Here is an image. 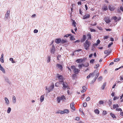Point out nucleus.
I'll return each instance as SVG.
<instances>
[{
  "label": "nucleus",
  "mask_w": 123,
  "mask_h": 123,
  "mask_svg": "<svg viewBox=\"0 0 123 123\" xmlns=\"http://www.w3.org/2000/svg\"><path fill=\"white\" fill-rule=\"evenodd\" d=\"M91 44L87 40L85 42V43L84 44V46L86 50H88L89 49V46Z\"/></svg>",
  "instance_id": "1"
},
{
  "label": "nucleus",
  "mask_w": 123,
  "mask_h": 123,
  "mask_svg": "<svg viewBox=\"0 0 123 123\" xmlns=\"http://www.w3.org/2000/svg\"><path fill=\"white\" fill-rule=\"evenodd\" d=\"M121 19L120 17H119L118 18L116 16L112 17L111 18V20H113L114 24H116L117 22L119 21Z\"/></svg>",
  "instance_id": "2"
},
{
  "label": "nucleus",
  "mask_w": 123,
  "mask_h": 123,
  "mask_svg": "<svg viewBox=\"0 0 123 123\" xmlns=\"http://www.w3.org/2000/svg\"><path fill=\"white\" fill-rule=\"evenodd\" d=\"M71 68L72 69H73L74 73L76 74H78L80 71L78 69L76 68L75 66L74 65L72 66Z\"/></svg>",
  "instance_id": "3"
},
{
  "label": "nucleus",
  "mask_w": 123,
  "mask_h": 123,
  "mask_svg": "<svg viewBox=\"0 0 123 123\" xmlns=\"http://www.w3.org/2000/svg\"><path fill=\"white\" fill-rule=\"evenodd\" d=\"M57 78L59 79V81L62 82L63 81L64 77L62 76L61 75L59 74H57Z\"/></svg>",
  "instance_id": "4"
},
{
  "label": "nucleus",
  "mask_w": 123,
  "mask_h": 123,
  "mask_svg": "<svg viewBox=\"0 0 123 123\" xmlns=\"http://www.w3.org/2000/svg\"><path fill=\"white\" fill-rule=\"evenodd\" d=\"M65 98V97L63 95H62L61 97H57V101L58 103H60L61 101L63 100Z\"/></svg>",
  "instance_id": "5"
},
{
  "label": "nucleus",
  "mask_w": 123,
  "mask_h": 123,
  "mask_svg": "<svg viewBox=\"0 0 123 123\" xmlns=\"http://www.w3.org/2000/svg\"><path fill=\"white\" fill-rule=\"evenodd\" d=\"M62 84L63 88H67L68 89L69 87H68V83L65 82H62Z\"/></svg>",
  "instance_id": "6"
},
{
  "label": "nucleus",
  "mask_w": 123,
  "mask_h": 123,
  "mask_svg": "<svg viewBox=\"0 0 123 123\" xmlns=\"http://www.w3.org/2000/svg\"><path fill=\"white\" fill-rule=\"evenodd\" d=\"M10 11L9 10L7 11L6 13L5 14V18L6 19H8L10 15Z\"/></svg>",
  "instance_id": "7"
},
{
  "label": "nucleus",
  "mask_w": 123,
  "mask_h": 123,
  "mask_svg": "<svg viewBox=\"0 0 123 123\" xmlns=\"http://www.w3.org/2000/svg\"><path fill=\"white\" fill-rule=\"evenodd\" d=\"M54 88V85L53 84V85H51L48 88V92H49L51 91Z\"/></svg>",
  "instance_id": "8"
},
{
  "label": "nucleus",
  "mask_w": 123,
  "mask_h": 123,
  "mask_svg": "<svg viewBox=\"0 0 123 123\" xmlns=\"http://www.w3.org/2000/svg\"><path fill=\"white\" fill-rule=\"evenodd\" d=\"M55 51V48L54 46V45H52V47L50 49V51L51 53L52 54H53L54 53Z\"/></svg>",
  "instance_id": "9"
},
{
  "label": "nucleus",
  "mask_w": 123,
  "mask_h": 123,
  "mask_svg": "<svg viewBox=\"0 0 123 123\" xmlns=\"http://www.w3.org/2000/svg\"><path fill=\"white\" fill-rule=\"evenodd\" d=\"M104 20L105 22L107 23H109L111 21L110 19L108 17H105Z\"/></svg>",
  "instance_id": "10"
},
{
  "label": "nucleus",
  "mask_w": 123,
  "mask_h": 123,
  "mask_svg": "<svg viewBox=\"0 0 123 123\" xmlns=\"http://www.w3.org/2000/svg\"><path fill=\"white\" fill-rule=\"evenodd\" d=\"M111 51V49H108L104 51V52L105 54L108 55L110 54Z\"/></svg>",
  "instance_id": "11"
},
{
  "label": "nucleus",
  "mask_w": 123,
  "mask_h": 123,
  "mask_svg": "<svg viewBox=\"0 0 123 123\" xmlns=\"http://www.w3.org/2000/svg\"><path fill=\"white\" fill-rule=\"evenodd\" d=\"M74 104V103H71L70 105V108L73 111H74L75 109Z\"/></svg>",
  "instance_id": "12"
},
{
  "label": "nucleus",
  "mask_w": 123,
  "mask_h": 123,
  "mask_svg": "<svg viewBox=\"0 0 123 123\" xmlns=\"http://www.w3.org/2000/svg\"><path fill=\"white\" fill-rule=\"evenodd\" d=\"M90 15L89 14H86L83 17V19H85L89 18Z\"/></svg>",
  "instance_id": "13"
},
{
  "label": "nucleus",
  "mask_w": 123,
  "mask_h": 123,
  "mask_svg": "<svg viewBox=\"0 0 123 123\" xmlns=\"http://www.w3.org/2000/svg\"><path fill=\"white\" fill-rule=\"evenodd\" d=\"M82 88L83 90L81 91V92L82 93H83L85 92L87 89V88L85 86H83L82 87Z\"/></svg>",
  "instance_id": "14"
},
{
  "label": "nucleus",
  "mask_w": 123,
  "mask_h": 123,
  "mask_svg": "<svg viewBox=\"0 0 123 123\" xmlns=\"http://www.w3.org/2000/svg\"><path fill=\"white\" fill-rule=\"evenodd\" d=\"M0 70H1L4 73H5V69L3 68L1 66V64H0Z\"/></svg>",
  "instance_id": "15"
},
{
  "label": "nucleus",
  "mask_w": 123,
  "mask_h": 123,
  "mask_svg": "<svg viewBox=\"0 0 123 123\" xmlns=\"http://www.w3.org/2000/svg\"><path fill=\"white\" fill-rule=\"evenodd\" d=\"M62 84V82L60 81H59L56 82L55 84V86H56L58 87L59 86V85L61 84Z\"/></svg>",
  "instance_id": "16"
},
{
  "label": "nucleus",
  "mask_w": 123,
  "mask_h": 123,
  "mask_svg": "<svg viewBox=\"0 0 123 123\" xmlns=\"http://www.w3.org/2000/svg\"><path fill=\"white\" fill-rule=\"evenodd\" d=\"M109 9L111 11H113L115 9V8L113 6L110 5L109 6Z\"/></svg>",
  "instance_id": "17"
},
{
  "label": "nucleus",
  "mask_w": 123,
  "mask_h": 123,
  "mask_svg": "<svg viewBox=\"0 0 123 123\" xmlns=\"http://www.w3.org/2000/svg\"><path fill=\"white\" fill-rule=\"evenodd\" d=\"M83 61V60L82 58L79 59H77L76 61V62L78 63L81 62Z\"/></svg>",
  "instance_id": "18"
},
{
  "label": "nucleus",
  "mask_w": 123,
  "mask_h": 123,
  "mask_svg": "<svg viewBox=\"0 0 123 123\" xmlns=\"http://www.w3.org/2000/svg\"><path fill=\"white\" fill-rule=\"evenodd\" d=\"M5 99L6 104L7 105H8L9 104V101L7 98L6 97H5Z\"/></svg>",
  "instance_id": "19"
},
{
  "label": "nucleus",
  "mask_w": 123,
  "mask_h": 123,
  "mask_svg": "<svg viewBox=\"0 0 123 123\" xmlns=\"http://www.w3.org/2000/svg\"><path fill=\"white\" fill-rule=\"evenodd\" d=\"M61 39L60 38H58L56 39L55 41V42L57 44L61 42Z\"/></svg>",
  "instance_id": "20"
},
{
  "label": "nucleus",
  "mask_w": 123,
  "mask_h": 123,
  "mask_svg": "<svg viewBox=\"0 0 123 123\" xmlns=\"http://www.w3.org/2000/svg\"><path fill=\"white\" fill-rule=\"evenodd\" d=\"M86 38V36L85 35H84L83 36V38L82 39L81 41V42H83L85 41Z\"/></svg>",
  "instance_id": "21"
},
{
  "label": "nucleus",
  "mask_w": 123,
  "mask_h": 123,
  "mask_svg": "<svg viewBox=\"0 0 123 123\" xmlns=\"http://www.w3.org/2000/svg\"><path fill=\"white\" fill-rule=\"evenodd\" d=\"M56 67L61 69H62V65L59 64H57L56 65Z\"/></svg>",
  "instance_id": "22"
},
{
  "label": "nucleus",
  "mask_w": 123,
  "mask_h": 123,
  "mask_svg": "<svg viewBox=\"0 0 123 123\" xmlns=\"http://www.w3.org/2000/svg\"><path fill=\"white\" fill-rule=\"evenodd\" d=\"M12 102L14 104L16 102V98L14 96H13L12 97Z\"/></svg>",
  "instance_id": "23"
},
{
  "label": "nucleus",
  "mask_w": 123,
  "mask_h": 123,
  "mask_svg": "<svg viewBox=\"0 0 123 123\" xmlns=\"http://www.w3.org/2000/svg\"><path fill=\"white\" fill-rule=\"evenodd\" d=\"M102 9L104 11H106L107 10L108 8L107 6H104L102 7Z\"/></svg>",
  "instance_id": "24"
},
{
  "label": "nucleus",
  "mask_w": 123,
  "mask_h": 123,
  "mask_svg": "<svg viewBox=\"0 0 123 123\" xmlns=\"http://www.w3.org/2000/svg\"><path fill=\"white\" fill-rule=\"evenodd\" d=\"M61 43H65L67 44L68 43V41H67L66 40H64L63 39V40H62L61 41Z\"/></svg>",
  "instance_id": "25"
},
{
  "label": "nucleus",
  "mask_w": 123,
  "mask_h": 123,
  "mask_svg": "<svg viewBox=\"0 0 123 123\" xmlns=\"http://www.w3.org/2000/svg\"><path fill=\"white\" fill-rule=\"evenodd\" d=\"M44 99V97L43 95H42L40 97V100L41 102H43Z\"/></svg>",
  "instance_id": "26"
},
{
  "label": "nucleus",
  "mask_w": 123,
  "mask_h": 123,
  "mask_svg": "<svg viewBox=\"0 0 123 123\" xmlns=\"http://www.w3.org/2000/svg\"><path fill=\"white\" fill-rule=\"evenodd\" d=\"M57 114L60 113L61 114H64L63 111L59 110L56 112Z\"/></svg>",
  "instance_id": "27"
},
{
  "label": "nucleus",
  "mask_w": 123,
  "mask_h": 123,
  "mask_svg": "<svg viewBox=\"0 0 123 123\" xmlns=\"http://www.w3.org/2000/svg\"><path fill=\"white\" fill-rule=\"evenodd\" d=\"M87 36L88 39H91V35L90 33H88L87 35Z\"/></svg>",
  "instance_id": "28"
},
{
  "label": "nucleus",
  "mask_w": 123,
  "mask_h": 123,
  "mask_svg": "<svg viewBox=\"0 0 123 123\" xmlns=\"http://www.w3.org/2000/svg\"><path fill=\"white\" fill-rule=\"evenodd\" d=\"M64 114L65 113H68L69 112V111L68 110L65 109L63 111Z\"/></svg>",
  "instance_id": "29"
},
{
  "label": "nucleus",
  "mask_w": 123,
  "mask_h": 123,
  "mask_svg": "<svg viewBox=\"0 0 123 123\" xmlns=\"http://www.w3.org/2000/svg\"><path fill=\"white\" fill-rule=\"evenodd\" d=\"M50 57L49 56H48V57L47 61L48 63H49L50 62Z\"/></svg>",
  "instance_id": "30"
},
{
  "label": "nucleus",
  "mask_w": 123,
  "mask_h": 123,
  "mask_svg": "<svg viewBox=\"0 0 123 123\" xmlns=\"http://www.w3.org/2000/svg\"><path fill=\"white\" fill-rule=\"evenodd\" d=\"M84 64L83 63L79 64L78 66V67L79 68H81L82 66H83Z\"/></svg>",
  "instance_id": "31"
},
{
  "label": "nucleus",
  "mask_w": 123,
  "mask_h": 123,
  "mask_svg": "<svg viewBox=\"0 0 123 123\" xmlns=\"http://www.w3.org/2000/svg\"><path fill=\"white\" fill-rule=\"evenodd\" d=\"M95 71L94 72H93L92 73H91L89 74L91 77H93L94 76V74L95 73Z\"/></svg>",
  "instance_id": "32"
},
{
  "label": "nucleus",
  "mask_w": 123,
  "mask_h": 123,
  "mask_svg": "<svg viewBox=\"0 0 123 123\" xmlns=\"http://www.w3.org/2000/svg\"><path fill=\"white\" fill-rule=\"evenodd\" d=\"M119 107V106L118 104H114L113 105V108L114 109L117 108Z\"/></svg>",
  "instance_id": "33"
},
{
  "label": "nucleus",
  "mask_w": 123,
  "mask_h": 123,
  "mask_svg": "<svg viewBox=\"0 0 123 123\" xmlns=\"http://www.w3.org/2000/svg\"><path fill=\"white\" fill-rule=\"evenodd\" d=\"M76 23L75 22L74 20L73 21V22L72 23V25L74 26L75 28L76 27V25L75 24H76Z\"/></svg>",
  "instance_id": "34"
},
{
  "label": "nucleus",
  "mask_w": 123,
  "mask_h": 123,
  "mask_svg": "<svg viewBox=\"0 0 123 123\" xmlns=\"http://www.w3.org/2000/svg\"><path fill=\"white\" fill-rule=\"evenodd\" d=\"M94 112L95 113L97 114H99V111L98 110L96 109L94 110Z\"/></svg>",
  "instance_id": "35"
},
{
  "label": "nucleus",
  "mask_w": 123,
  "mask_h": 123,
  "mask_svg": "<svg viewBox=\"0 0 123 123\" xmlns=\"http://www.w3.org/2000/svg\"><path fill=\"white\" fill-rule=\"evenodd\" d=\"M110 115L111 116V117L113 118H116V117L115 116L114 114L111 113Z\"/></svg>",
  "instance_id": "36"
},
{
  "label": "nucleus",
  "mask_w": 123,
  "mask_h": 123,
  "mask_svg": "<svg viewBox=\"0 0 123 123\" xmlns=\"http://www.w3.org/2000/svg\"><path fill=\"white\" fill-rule=\"evenodd\" d=\"M10 61H11L12 63H15V62L13 60V59L12 58H10L9 59Z\"/></svg>",
  "instance_id": "37"
},
{
  "label": "nucleus",
  "mask_w": 123,
  "mask_h": 123,
  "mask_svg": "<svg viewBox=\"0 0 123 123\" xmlns=\"http://www.w3.org/2000/svg\"><path fill=\"white\" fill-rule=\"evenodd\" d=\"M106 85V83H105L103 84L102 85V89H104Z\"/></svg>",
  "instance_id": "38"
},
{
  "label": "nucleus",
  "mask_w": 123,
  "mask_h": 123,
  "mask_svg": "<svg viewBox=\"0 0 123 123\" xmlns=\"http://www.w3.org/2000/svg\"><path fill=\"white\" fill-rule=\"evenodd\" d=\"M11 111V109L10 107H9L8 108V110L7 111V112L8 113H10Z\"/></svg>",
  "instance_id": "39"
},
{
  "label": "nucleus",
  "mask_w": 123,
  "mask_h": 123,
  "mask_svg": "<svg viewBox=\"0 0 123 123\" xmlns=\"http://www.w3.org/2000/svg\"><path fill=\"white\" fill-rule=\"evenodd\" d=\"M5 82H6L8 83H9V81L8 79L6 78H5Z\"/></svg>",
  "instance_id": "40"
},
{
  "label": "nucleus",
  "mask_w": 123,
  "mask_h": 123,
  "mask_svg": "<svg viewBox=\"0 0 123 123\" xmlns=\"http://www.w3.org/2000/svg\"><path fill=\"white\" fill-rule=\"evenodd\" d=\"M90 100V97H88L86 99V101H89Z\"/></svg>",
  "instance_id": "41"
},
{
  "label": "nucleus",
  "mask_w": 123,
  "mask_h": 123,
  "mask_svg": "<svg viewBox=\"0 0 123 123\" xmlns=\"http://www.w3.org/2000/svg\"><path fill=\"white\" fill-rule=\"evenodd\" d=\"M99 66V65L98 64H97L95 65V66H94V68H96Z\"/></svg>",
  "instance_id": "42"
},
{
  "label": "nucleus",
  "mask_w": 123,
  "mask_h": 123,
  "mask_svg": "<svg viewBox=\"0 0 123 123\" xmlns=\"http://www.w3.org/2000/svg\"><path fill=\"white\" fill-rule=\"evenodd\" d=\"M71 34H69L66 35L64 36V37H67L69 36H71Z\"/></svg>",
  "instance_id": "43"
},
{
  "label": "nucleus",
  "mask_w": 123,
  "mask_h": 123,
  "mask_svg": "<svg viewBox=\"0 0 123 123\" xmlns=\"http://www.w3.org/2000/svg\"><path fill=\"white\" fill-rule=\"evenodd\" d=\"M94 61V60L93 59H92L90 61V63L91 64L93 63Z\"/></svg>",
  "instance_id": "44"
},
{
  "label": "nucleus",
  "mask_w": 123,
  "mask_h": 123,
  "mask_svg": "<svg viewBox=\"0 0 123 123\" xmlns=\"http://www.w3.org/2000/svg\"><path fill=\"white\" fill-rule=\"evenodd\" d=\"M89 65V64L88 63H87L86 64H84L83 66L85 67H88Z\"/></svg>",
  "instance_id": "45"
},
{
  "label": "nucleus",
  "mask_w": 123,
  "mask_h": 123,
  "mask_svg": "<svg viewBox=\"0 0 123 123\" xmlns=\"http://www.w3.org/2000/svg\"><path fill=\"white\" fill-rule=\"evenodd\" d=\"M70 40H73L74 39V37L73 36H71L70 37Z\"/></svg>",
  "instance_id": "46"
},
{
  "label": "nucleus",
  "mask_w": 123,
  "mask_h": 123,
  "mask_svg": "<svg viewBox=\"0 0 123 123\" xmlns=\"http://www.w3.org/2000/svg\"><path fill=\"white\" fill-rule=\"evenodd\" d=\"M3 59H4L3 58H0V61L2 63L4 62V60Z\"/></svg>",
  "instance_id": "47"
},
{
  "label": "nucleus",
  "mask_w": 123,
  "mask_h": 123,
  "mask_svg": "<svg viewBox=\"0 0 123 123\" xmlns=\"http://www.w3.org/2000/svg\"><path fill=\"white\" fill-rule=\"evenodd\" d=\"M87 104L86 103H84L83 104V106L84 107H86L87 106Z\"/></svg>",
  "instance_id": "48"
},
{
  "label": "nucleus",
  "mask_w": 123,
  "mask_h": 123,
  "mask_svg": "<svg viewBox=\"0 0 123 123\" xmlns=\"http://www.w3.org/2000/svg\"><path fill=\"white\" fill-rule=\"evenodd\" d=\"M103 115H105L107 114L106 111H103Z\"/></svg>",
  "instance_id": "49"
},
{
  "label": "nucleus",
  "mask_w": 123,
  "mask_h": 123,
  "mask_svg": "<svg viewBox=\"0 0 123 123\" xmlns=\"http://www.w3.org/2000/svg\"><path fill=\"white\" fill-rule=\"evenodd\" d=\"M113 44V43L112 42H111V43L109 44L108 46V48H109Z\"/></svg>",
  "instance_id": "50"
},
{
  "label": "nucleus",
  "mask_w": 123,
  "mask_h": 123,
  "mask_svg": "<svg viewBox=\"0 0 123 123\" xmlns=\"http://www.w3.org/2000/svg\"><path fill=\"white\" fill-rule=\"evenodd\" d=\"M104 102L102 101L101 100L99 102V104H103Z\"/></svg>",
  "instance_id": "51"
},
{
  "label": "nucleus",
  "mask_w": 123,
  "mask_h": 123,
  "mask_svg": "<svg viewBox=\"0 0 123 123\" xmlns=\"http://www.w3.org/2000/svg\"><path fill=\"white\" fill-rule=\"evenodd\" d=\"M99 75V74L98 73L96 75L95 77L96 78V79L98 77Z\"/></svg>",
  "instance_id": "52"
},
{
  "label": "nucleus",
  "mask_w": 123,
  "mask_h": 123,
  "mask_svg": "<svg viewBox=\"0 0 123 123\" xmlns=\"http://www.w3.org/2000/svg\"><path fill=\"white\" fill-rule=\"evenodd\" d=\"M116 110L117 111H122V109L120 108H117V109H116Z\"/></svg>",
  "instance_id": "53"
},
{
  "label": "nucleus",
  "mask_w": 123,
  "mask_h": 123,
  "mask_svg": "<svg viewBox=\"0 0 123 123\" xmlns=\"http://www.w3.org/2000/svg\"><path fill=\"white\" fill-rule=\"evenodd\" d=\"M97 79H96L95 78L93 79L92 81V82L93 83Z\"/></svg>",
  "instance_id": "54"
},
{
  "label": "nucleus",
  "mask_w": 123,
  "mask_h": 123,
  "mask_svg": "<svg viewBox=\"0 0 123 123\" xmlns=\"http://www.w3.org/2000/svg\"><path fill=\"white\" fill-rule=\"evenodd\" d=\"M90 31L92 32H94L95 31V30L93 29H90Z\"/></svg>",
  "instance_id": "55"
},
{
  "label": "nucleus",
  "mask_w": 123,
  "mask_h": 123,
  "mask_svg": "<svg viewBox=\"0 0 123 123\" xmlns=\"http://www.w3.org/2000/svg\"><path fill=\"white\" fill-rule=\"evenodd\" d=\"M102 79V76H100L98 78V80H101Z\"/></svg>",
  "instance_id": "56"
},
{
  "label": "nucleus",
  "mask_w": 123,
  "mask_h": 123,
  "mask_svg": "<svg viewBox=\"0 0 123 123\" xmlns=\"http://www.w3.org/2000/svg\"><path fill=\"white\" fill-rule=\"evenodd\" d=\"M85 95V94H83L82 96L81 97V98L82 100L83 99H84V97Z\"/></svg>",
  "instance_id": "57"
},
{
  "label": "nucleus",
  "mask_w": 123,
  "mask_h": 123,
  "mask_svg": "<svg viewBox=\"0 0 123 123\" xmlns=\"http://www.w3.org/2000/svg\"><path fill=\"white\" fill-rule=\"evenodd\" d=\"M79 111H80L81 112H82V114H83L84 115V113L83 112V111H82V110L80 108V109H79Z\"/></svg>",
  "instance_id": "58"
},
{
  "label": "nucleus",
  "mask_w": 123,
  "mask_h": 123,
  "mask_svg": "<svg viewBox=\"0 0 123 123\" xmlns=\"http://www.w3.org/2000/svg\"><path fill=\"white\" fill-rule=\"evenodd\" d=\"M98 45V44L97 43H94V44H93V46H97Z\"/></svg>",
  "instance_id": "59"
},
{
  "label": "nucleus",
  "mask_w": 123,
  "mask_h": 123,
  "mask_svg": "<svg viewBox=\"0 0 123 123\" xmlns=\"http://www.w3.org/2000/svg\"><path fill=\"white\" fill-rule=\"evenodd\" d=\"M34 32L35 33H37L38 32V31L37 30L35 29V30H34Z\"/></svg>",
  "instance_id": "60"
},
{
  "label": "nucleus",
  "mask_w": 123,
  "mask_h": 123,
  "mask_svg": "<svg viewBox=\"0 0 123 123\" xmlns=\"http://www.w3.org/2000/svg\"><path fill=\"white\" fill-rule=\"evenodd\" d=\"M100 41L99 40H98L97 41V44H99V43H100Z\"/></svg>",
  "instance_id": "61"
},
{
  "label": "nucleus",
  "mask_w": 123,
  "mask_h": 123,
  "mask_svg": "<svg viewBox=\"0 0 123 123\" xmlns=\"http://www.w3.org/2000/svg\"><path fill=\"white\" fill-rule=\"evenodd\" d=\"M119 60V59H115L114 60V62H116L118 61Z\"/></svg>",
  "instance_id": "62"
},
{
  "label": "nucleus",
  "mask_w": 123,
  "mask_h": 123,
  "mask_svg": "<svg viewBox=\"0 0 123 123\" xmlns=\"http://www.w3.org/2000/svg\"><path fill=\"white\" fill-rule=\"evenodd\" d=\"M76 119L77 120L79 121L80 120V118L79 117H77Z\"/></svg>",
  "instance_id": "63"
},
{
  "label": "nucleus",
  "mask_w": 123,
  "mask_h": 123,
  "mask_svg": "<svg viewBox=\"0 0 123 123\" xmlns=\"http://www.w3.org/2000/svg\"><path fill=\"white\" fill-rule=\"evenodd\" d=\"M120 80L121 81H123V78L122 76H120Z\"/></svg>",
  "instance_id": "64"
}]
</instances>
